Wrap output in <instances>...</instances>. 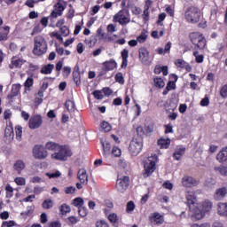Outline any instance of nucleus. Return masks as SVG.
<instances>
[{
    "mask_svg": "<svg viewBox=\"0 0 227 227\" xmlns=\"http://www.w3.org/2000/svg\"><path fill=\"white\" fill-rule=\"evenodd\" d=\"M34 50L35 56H43L47 52V42L42 35H37L34 38Z\"/></svg>",
    "mask_w": 227,
    "mask_h": 227,
    "instance_id": "nucleus-1",
    "label": "nucleus"
},
{
    "mask_svg": "<svg viewBox=\"0 0 227 227\" xmlns=\"http://www.w3.org/2000/svg\"><path fill=\"white\" fill-rule=\"evenodd\" d=\"M201 17V11L198 7H188L184 12V18L191 24H198Z\"/></svg>",
    "mask_w": 227,
    "mask_h": 227,
    "instance_id": "nucleus-2",
    "label": "nucleus"
},
{
    "mask_svg": "<svg viewBox=\"0 0 227 227\" xmlns=\"http://www.w3.org/2000/svg\"><path fill=\"white\" fill-rule=\"evenodd\" d=\"M68 157H72V150L67 145H59L55 153L51 154V159L55 160H67Z\"/></svg>",
    "mask_w": 227,
    "mask_h": 227,
    "instance_id": "nucleus-3",
    "label": "nucleus"
},
{
    "mask_svg": "<svg viewBox=\"0 0 227 227\" xmlns=\"http://www.w3.org/2000/svg\"><path fill=\"white\" fill-rule=\"evenodd\" d=\"M190 40L192 43L197 47V49H200V51H203L207 45V40L200 32H193L190 34Z\"/></svg>",
    "mask_w": 227,
    "mask_h": 227,
    "instance_id": "nucleus-4",
    "label": "nucleus"
},
{
    "mask_svg": "<svg viewBox=\"0 0 227 227\" xmlns=\"http://www.w3.org/2000/svg\"><path fill=\"white\" fill-rule=\"evenodd\" d=\"M143 150V137H133L129 143V151L133 157L139 155Z\"/></svg>",
    "mask_w": 227,
    "mask_h": 227,
    "instance_id": "nucleus-5",
    "label": "nucleus"
},
{
    "mask_svg": "<svg viewBox=\"0 0 227 227\" xmlns=\"http://www.w3.org/2000/svg\"><path fill=\"white\" fill-rule=\"evenodd\" d=\"M130 182V178L127 176H120L118 175V179L116 181L115 187L119 192H124L129 188V184Z\"/></svg>",
    "mask_w": 227,
    "mask_h": 227,
    "instance_id": "nucleus-6",
    "label": "nucleus"
},
{
    "mask_svg": "<svg viewBox=\"0 0 227 227\" xmlns=\"http://www.w3.org/2000/svg\"><path fill=\"white\" fill-rule=\"evenodd\" d=\"M49 153L45 147L42 145H36L33 148V156L35 159H38V160H43V159H47Z\"/></svg>",
    "mask_w": 227,
    "mask_h": 227,
    "instance_id": "nucleus-7",
    "label": "nucleus"
},
{
    "mask_svg": "<svg viewBox=\"0 0 227 227\" xmlns=\"http://www.w3.org/2000/svg\"><path fill=\"white\" fill-rule=\"evenodd\" d=\"M139 59L143 65H150V51L146 48H140L138 50Z\"/></svg>",
    "mask_w": 227,
    "mask_h": 227,
    "instance_id": "nucleus-8",
    "label": "nucleus"
},
{
    "mask_svg": "<svg viewBox=\"0 0 227 227\" xmlns=\"http://www.w3.org/2000/svg\"><path fill=\"white\" fill-rule=\"evenodd\" d=\"M145 172H144V177L147 178V176H150L153 171H155V161L148 160L146 163L144 165Z\"/></svg>",
    "mask_w": 227,
    "mask_h": 227,
    "instance_id": "nucleus-9",
    "label": "nucleus"
},
{
    "mask_svg": "<svg viewBox=\"0 0 227 227\" xmlns=\"http://www.w3.org/2000/svg\"><path fill=\"white\" fill-rule=\"evenodd\" d=\"M114 20L115 22H119V24L121 26H125V24H129V22H130V19L125 16V12L123 11H120L117 14H115Z\"/></svg>",
    "mask_w": 227,
    "mask_h": 227,
    "instance_id": "nucleus-10",
    "label": "nucleus"
},
{
    "mask_svg": "<svg viewBox=\"0 0 227 227\" xmlns=\"http://www.w3.org/2000/svg\"><path fill=\"white\" fill-rule=\"evenodd\" d=\"M29 129H40L42 127V116L34 115L29 120Z\"/></svg>",
    "mask_w": 227,
    "mask_h": 227,
    "instance_id": "nucleus-11",
    "label": "nucleus"
},
{
    "mask_svg": "<svg viewBox=\"0 0 227 227\" xmlns=\"http://www.w3.org/2000/svg\"><path fill=\"white\" fill-rule=\"evenodd\" d=\"M182 184L184 187H196L198 181L192 176H185L182 178Z\"/></svg>",
    "mask_w": 227,
    "mask_h": 227,
    "instance_id": "nucleus-12",
    "label": "nucleus"
},
{
    "mask_svg": "<svg viewBox=\"0 0 227 227\" xmlns=\"http://www.w3.org/2000/svg\"><path fill=\"white\" fill-rule=\"evenodd\" d=\"M77 178L82 185H88V172H86V169L80 168L77 173Z\"/></svg>",
    "mask_w": 227,
    "mask_h": 227,
    "instance_id": "nucleus-13",
    "label": "nucleus"
},
{
    "mask_svg": "<svg viewBox=\"0 0 227 227\" xmlns=\"http://www.w3.org/2000/svg\"><path fill=\"white\" fill-rule=\"evenodd\" d=\"M226 194H227L226 187L218 188L215 190V192L214 194V199L216 200V201H221V200H223V198L226 197Z\"/></svg>",
    "mask_w": 227,
    "mask_h": 227,
    "instance_id": "nucleus-14",
    "label": "nucleus"
},
{
    "mask_svg": "<svg viewBox=\"0 0 227 227\" xmlns=\"http://www.w3.org/2000/svg\"><path fill=\"white\" fill-rule=\"evenodd\" d=\"M186 200L188 201V207L192 208V207H194L196 204V193H194V192H188L186 193Z\"/></svg>",
    "mask_w": 227,
    "mask_h": 227,
    "instance_id": "nucleus-15",
    "label": "nucleus"
},
{
    "mask_svg": "<svg viewBox=\"0 0 227 227\" xmlns=\"http://www.w3.org/2000/svg\"><path fill=\"white\" fill-rule=\"evenodd\" d=\"M218 214L222 215V217H227V204L220 203L218 204Z\"/></svg>",
    "mask_w": 227,
    "mask_h": 227,
    "instance_id": "nucleus-16",
    "label": "nucleus"
},
{
    "mask_svg": "<svg viewBox=\"0 0 227 227\" xmlns=\"http://www.w3.org/2000/svg\"><path fill=\"white\" fill-rule=\"evenodd\" d=\"M20 91V84H14L12 85L11 94H9L7 98H13L14 97H17V95H19Z\"/></svg>",
    "mask_w": 227,
    "mask_h": 227,
    "instance_id": "nucleus-17",
    "label": "nucleus"
},
{
    "mask_svg": "<svg viewBox=\"0 0 227 227\" xmlns=\"http://www.w3.org/2000/svg\"><path fill=\"white\" fill-rule=\"evenodd\" d=\"M4 136L8 137V139H13L15 134L13 133V126H12V124L5 128Z\"/></svg>",
    "mask_w": 227,
    "mask_h": 227,
    "instance_id": "nucleus-18",
    "label": "nucleus"
},
{
    "mask_svg": "<svg viewBox=\"0 0 227 227\" xmlns=\"http://www.w3.org/2000/svg\"><path fill=\"white\" fill-rule=\"evenodd\" d=\"M184 153H185V147H177L173 155L176 160H180V158Z\"/></svg>",
    "mask_w": 227,
    "mask_h": 227,
    "instance_id": "nucleus-19",
    "label": "nucleus"
},
{
    "mask_svg": "<svg viewBox=\"0 0 227 227\" xmlns=\"http://www.w3.org/2000/svg\"><path fill=\"white\" fill-rule=\"evenodd\" d=\"M101 145L103 146V152H104V157H107L111 154V144L109 142L104 143L101 142Z\"/></svg>",
    "mask_w": 227,
    "mask_h": 227,
    "instance_id": "nucleus-20",
    "label": "nucleus"
},
{
    "mask_svg": "<svg viewBox=\"0 0 227 227\" xmlns=\"http://www.w3.org/2000/svg\"><path fill=\"white\" fill-rule=\"evenodd\" d=\"M73 80L76 86L81 84V73H79V67H76V71L73 72Z\"/></svg>",
    "mask_w": 227,
    "mask_h": 227,
    "instance_id": "nucleus-21",
    "label": "nucleus"
},
{
    "mask_svg": "<svg viewBox=\"0 0 227 227\" xmlns=\"http://www.w3.org/2000/svg\"><path fill=\"white\" fill-rule=\"evenodd\" d=\"M24 168H26V165L24 164V161L20 160H18L13 165V168L17 173H20Z\"/></svg>",
    "mask_w": 227,
    "mask_h": 227,
    "instance_id": "nucleus-22",
    "label": "nucleus"
},
{
    "mask_svg": "<svg viewBox=\"0 0 227 227\" xmlns=\"http://www.w3.org/2000/svg\"><path fill=\"white\" fill-rule=\"evenodd\" d=\"M170 144L171 140L169 138H160L158 140V145L160 146V148H168Z\"/></svg>",
    "mask_w": 227,
    "mask_h": 227,
    "instance_id": "nucleus-23",
    "label": "nucleus"
},
{
    "mask_svg": "<svg viewBox=\"0 0 227 227\" xmlns=\"http://www.w3.org/2000/svg\"><path fill=\"white\" fill-rule=\"evenodd\" d=\"M52 70H54V65L48 64L41 69V74H52Z\"/></svg>",
    "mask_w": 227,
    "mask_h": 227,
    "instance_id": "nucleus-24",
    "label": "nucleus"
},
{
    "mask_svg": "<svg viewBox=\"0 0 227 227\" xmlns=\"http://www.w3.org/2000/svg\"><path fill=\"white\" fill-rule=\"evenodd\" d=\"M216 160H218V162H226L227 153H225L224 151H223V149L216 155Z\"/></svg>",
    "mask_w": 227,
    "mask_h": 227,
    "instance_id": "nucleus-25",
    "label": "nucleus"
},
{
    "mask_svg": "<svg viewBox=\"0 0 227 227\" xmlns=\"http://www.w3.org/2000/svg\"><path fill=\"white\" fill-rule=\"evenodd\" d=\"M65 106L69 113H74V111H75V103L74 101L67 100Z\"/></svg>",
    "mask_w": 227,
    "mask_h": 227,
    "instance_id": "nucleus-26",
    "label": "nucleus"
},
{
    "mask_svg": "<svg viewBox=\"0 0 227 227\" xmlns=\"http://www.w3.org/2000/svg\"><path fill=\"white\" fill-rule=\"evenodd\" d=\"M104 67L106 71L114 70V68L116 67V62L114 60H110L109 62H105Z\"/></svg>",
    "mask_w": 227,
    "mask_h": 227,
    "instance_id": "nucleus-27",
    "label": "nucleus"
},
{
    "mask_svg": "<svg viewBox=\"0 0 227 227\" xmlns=\"http://www.w3.org/2000/svg\"><path fill=\"white\" fill-rule=\"evenodd\" d=\"M202 208L204 212H210V210H212V201L205 200L202 203Z\"/></svg>",
    "mask_w": 227,
    "mask_h": 227,
    "instance_id": "nucleus-28",
    "label": "nucleus"
},
{
    "mask_svg": "<svg viewBox=\"0 0 227 227\" xmlns=\"http://www.w3.org/2000/svg\"><path fill=\"white\" fill-rule=\"evenodd\" d=\"M73 205H74V207H78V208H81L84 205V200H82L81 197L75 198L73 200Z\"/></svg>",
    "mask_w": 227,
    "mask_h": 227,
    "instance_id": "nucleus-29",
    "label": "nucleus"
},
{
    "mask_svg": "<svg viewBox=\"0 0 227 227\" xmlns=\"http://www.w3.org/2000/svg\"><path fill=\"white\" fill-rule=\"evenodd\" d=\"M59 146V145L54 143V142H48L45 145L46 150H51L56 152L57 148Z\"/></svg>",
    "mask_w": 227,
    "mask_h": 227,
    "instance_id": "nucleus-30",
    "label": "nucleus"
},
{
    "mask_svg": "<svg viewBox=\"0 0 227 227\" xmlns=\"http://www.w3.org/2000/svg\"><path fill=\"white\" fill-rule=\"evenodd\" d=\"M43 208H45L46 210H49V208H52L54 207V203L51 200H45L43 204Z\"/></svg>",
    "mask_w": 227,
    "mask_h": 227,
    "instance_id": "nucleus-31",
    "label": "nucleus"
},
{
    "mask_svg": "<svg viewBox=\"0 0 227 227\" xmlns=\"http://www.w3.org/2000/svg\"><path fill=\"white\" fill-rule=\"evenodd\" d=\"M101 129L105 131V132H110V130L113 129V127L111 126V124H109V122L104 121L101 125H100Z\"/></svg>",
    "mask_w": 227,
    "mask_h": 227,
    "instance_id": "nucleus-32",
    "label": "nucleus"
},
{
    "mask_svg": "<svg viewBox=\"0 0 227 227\" xmlns=\"http://www.w3.org/2000/svg\"><path fill=\"white\" fill-rule=\"evenodd\" d=\"M59 210L61 214H68L72 209L70 208V206L67 204H62L59 207Z\"/></svg>",
    "mask_w": 227,
    "mask_h": 227,
    "instance_id": "nucleus-33",
    "label": "nucleus"
},
{
    "mask_svg": "<svg viewBox=\"0 0 227 227\" xmlns=\"http://www.w3.org/2000/svg\"><path fill=\"white\" fill-rule=\"evenodd\" d=\"M154 84L157 88H164L166 83L162 78H154Z\"/></svg>",
    "mask_w": 227,
    "mask_h": 227,
    "instance_id": "nucleus-34",
    "label": "nucleus"
},
{
    "mask_svg": "<svg viewBox=\"0 0 227 227\" xmlns=\"http://www.w3.org/2000/svg\"><path fill=\"white\" fill-rule=\"evenodd\" d=\"M194 217L197 219V221H200V219H203V215H205V213L200 209H195L194 211Z\"/></svg>",
    "mask_w": 227,
    "mask_h": 227,
    "instance_id": "nucleus-35",
    "label": "nucleus"
},
{
    "mask_svg": "<svg viewBox=\"0 0 227 227\" xmlns=\"http://www.w3.org/2000/svg\"><path fill=\"white\" fill-rule=\"evenodd\" d=\"M15 132H16V139H18V141H20V139H22V127L17 126L15 128Z\"/></svg>",
    "mask_w": 227,
    "mask_h": 227,
    "instance_id": "nucleus-36",
    "label": "nucleus"
},
{
    "mask_svg": "<svg viewBox=\"0 0 227 227\" xmlns=\"http://www.w3.org/2000/svg\"><path fill=\"white\" fill-rule=\"evenodd\" d=\"M193 56L195 57L196 63H203V59L205 58L203 55H200L198 51H194Z\"/></svg>",
    "mask_w": 227,
    "mask_h": 227,
    "instance_id": "nucleus-37",
    "label": "nucleus"
},
{
    "mask_svg": "<svg viewBox=\"0 0 227 227\" xmlns=\"http://www.w3.org/2000/svg\"><path fill=\"white\" fill-rule=\"evenodd\" d=\"M153 221L156 223V224H162V215H160L159 213H154Z\"/></svg>",
    "mask_w": 227,
    "mask_h": 227,
    "instance_id": "nucleus-38",
    "label": "nucleus"
},
{
    "mask_svg": "<svg viewBox=\"0 0 227 227\" xmlns=\"http://www.w3.org/2000/svg\"><path fill=\"white\" fill-rule=\"evenodd\" d=\"M55 10L58 12L59 16L60 17V15L63 13V11L65 10V6H63L61 3H58L55 5Z\"/></svg>",
    "mask_w": 227,
    "mask_h": 227,
    "instance_id": "nucleus-39",
    "label": "nucleus"
},
{
    "mask_svg": "<svg viewBox=\"0 0 227 227\" xmlns=\"http://www.w3.org/2000/svg\"><path fill=\"white\" fill-rule=\"evenodd\" d=\"M145 132L146 134H152V132H153V122L151 121V122H147L145 124Z\"/></svg>",
    "mask_w": 227,
    "mask_h": 227,
    "instance_id": "nucleus-40",
    "label": "nucleus"
},
{
    "mask_svg": "<svg viewBox=\"0 0 227 227\" xmlns=\"http://www.w3.org/2000/svg\"><path fill=\"white\" fill-rule=\"evenodd\" d=\"M175 64L176 65V67L178 68H185V67H187V62H185L183 59H177L176 60Z\"/></svg>",
    "mask_w": 227,
    "mask_h": 227,
    "instance_id": "nucleus-41",
    "label": "nucleus"
},
{
    "mask_svg": "<svg viewBox=\"0 0 227 227\" xmlns=\"http://www.w3.org/2000/svg\"><path fill=\"white\" fill-rule=\"evenodd\" d=\"M146 38H148L146 33L142 32L140 35L137 38V42H139V43H144V42H146Z\"/></svg>",
    "mask_w": 227,
    "mask_h": 227,
    "instance_id": "nucleus-42",
    "label": "nucleus"
},
{
    "mask_svg": "<svg viewBox=\"0 0 227 227\" xmlns=\"http://www.w3.org/2000/svg\"><path fill=\"white\" fill-rule=\"evenodd\" d=\"M46 176H49V178H59V176H61V172H59V170H57L53 173H46Z\"/></svg>",
    "mask_w": 227,
    "mask_h": 227,
    "instance_id": "nucleus-43",
    "label": "nucleus"
},
{
    "mask_svg": "<svg viewBox=\"0 0 227 227\" xmlns=\"http://www.w3.org/2000/svg\"><path fill=\"white\" fill-rule=\"evenodd\" d=\"M137 137H142L143 139V136H145V134H146V132L145 131V129L142 126H138L137 128Z\"/></svg>",
    "mask_w": 227,
    "mask_h": 227,
    "instance_id": "nucleus-44",
    "label": "nucleus"
},
{
    "mask_svg": "<svg viewBox=\"0 0 227 227\" xmlns=\"http://www.w3.org/2000/svg\"><path fill=\"white\" fill-rule=\"evenodd\" d=\"M60 32L62 36H68L70 35V29L67 26L60 27Z\"/></svg>",
    "mask_w": 227,
    "mask_h": 227,
    "instance_id": "nucleus-45",
    "label": "nucleus"
},
{
    "mask_svg": "<svg viewBox=\"0 0 227 227\" xmlns=\"http://www.w3.org/2000/svg\"><path fill=\"white\" fill-rule=\"evenodd\" d=\"M215 185V179L214 178H208L205 182V186L206 187H214Z\"/></svg>",
    "mask_w": 227,
    "mask_h": 227,
    "instance_id": "nucleus-46",
    "label": "nucleus"
},
{
    "mask_svg": "<svg viewBox=\"0 0 227 227\" xmlns=\"http://www.w3.org/2000/svg\"><path fill=\"white\" fill-rule=\"evenodd\" d=\"M115 81H116V82H119L120 84H123L125 82V80L123 79V74L121 73H118L115 75Z\"/></svg>",
    "mask_w": 227,
    "mask_h": 227,
    "instance_id": "nucleus-47",
    "label": "nucleus"
},
{
    "mask_svg": "<svg viewBox=\"0 0 227 227\" xmlns=\"http://www.w3.org/2000/svg\"><path fill=\"white\" fill-rule=\"evenodd\" d=\"M14 182L17 185H26V179L24 177H16Z\"/></svg>",
    "mask_w": 227,
    "mask_h": 227,
    "instance_id": "nucleus-48",
    "label": "nucleus"
},
{
    "mask_svg": "<svg viewBox=\"0 0 227 227\" xmlns=\"http://www.w3.org/2000/svg\"><path fill=\"white\" fill-rule=\"evenodd\" d=\"M108 220L110 221V223H118V215L114 213L110 214L108 215Z\"/></svg>",
    "mask_w": 227,
    "mask_h": 227,
    "instance_id": "nucleus-49",
    "label": "nucleus"
},
{
    "mask_svg": "<svg viewBox=\"0 0 227 227\" xmlns=\"http://www.w3.org/2000/svg\"><path fill=\"white\" fill-rule=\"evenodd\" d=\"M78 213L81 217H86V215H88V209L84 207H79Z\"/></svg>",
    "mask_w": 227,
    "mask_h": 227,
    "instance_id": "nucleus-50",
    "label": "nucleus"
},
{
    "mask_svg": "<svg viewBox=\"0 0 227 227\" xmlns=\"http://www.w3.org/2000/svg\"><path fill=\"white\" fill-rule=\"evenodd\" d=\"M220 95L223 98H227V84L223 85L220 90Z\"/></svg>",
    "mask_w": 227,
    "mask_h": 227,
    "instance_id": "nucleus-51",
    "label": "nucleus"
},
{
    "mask_svg": "<svg viewBox=\"0 0 227 227\" xmlns=\"http://www.w3.org/2000/svg\"><path fill=\"white\" fill-rule=\"evenodd\" d=\"M112 153H113V155H114V157H120L121 155V150H120V148L114 146V147H113Z\"/></svg>",
    "mask_w": 227,
    "mask_h": 227,
    "instance_id": "nucleus-52",
    "label": "nucleus"
},
{
    "mask_svg": "<svg viewBox=\"0 0 227 227\" xmlns=\"http://www.w3.org/2000/svg\"><path fill=\"white\" fill-rule=\"evenodd\" d=\"M93 95L97 98V100H102L104 98V95L102 94V91H100V90H95L93 92Z\"/></svg>",
    "mask_w": 227,
    "mask_h": 227,
    "instance_id": "nucleus-53",
    "label": "nucleus"
},
{
    "mask_svg": "<svg viewBox=\"0 0 227 227\" xmlns=\"http://www.w3.org/2000/svg\"><path fill=\"white\" fill-rule=\"evenodd\" d=\"M136 208L134 201H129L127 203V212H132Z\"/></svg>",
    "mask_w": 227,
    "mask_h": 227,
    "instance_id": "nucleus-54",
    "label": "nucleus"
},
{
    "mask_svg": "<svg viewBox=\"0 0 227 227\" xmlns=\"http://www.w3.org/2000/svg\"><path fill=\"white\" fill-rule=\"evenodd\" d=\"M97 35L99 37L100 40L106 38V33H104V29L102 27H99L97 31Z\"/></svg>",
    "mask_w": 227,
    "mask_h": 227,
    "instance_id": "nucleus-55",
    "label": "nucleus"
},
{
    "mask_svg": "<svg viewBox=\"0 0 227 227\" xmlns=\"http://www.w3.org/2000/svg\"><path fill=\"white\" fill-rule=\"evenodd\" d=\"M76 189L74 186H69L65 189L66 194H74L75 192Z\"/></svg>",
    "mask_w": 227,
    "mask_h": 227,
    "instance_id": "nucleus-56",
    "label": "nucleus"
},
{
    "mask_svg": "<svg viewBox=\"0 0 227 227\" xmlns=\"http://www.w3.org/2000/svg\"><path fill=\"white\" fill-rule=\"evenodd\" d=\"M96 227H109V224L106 221H98L96 223Z\"/></svg>",
    "mask_w": 227,
    "mask_h": 227,
    "instance_id": "nucleus-57",
    "label": "nucleus"
},
{
    "mask_svg": "<svg viewBox=\"0 0 227 227\" xmlns=\"http://www.w3.org/2000/svg\"><path fill=\"white\" fill-rule=\"evenodd\" d=\"M12 226H15L14 221L3 222L2 223V227H12Z\"/></svg>",
    "mask_w": 227,
    "mask_h": 227,
    "instance_id": "nucleus-58",
    "label": "nucleus"
},
{
    "mask_svg": "<svg viewBox=\"0 0 227 227\" xmlns=\"http://www.w3.org/2000/svg\"><path fill=\"white\" fill-rule=\"evenodd\" d=\"M77 52L78 54H82V52H84V45L82 44V43H79L77 44Z\"/></svg>",
    "mask_w": 227,
    "mask_h": 227,
    "instance_id": "nucleus-59",
    "label": "nucleus"
},
{
    "mask_svg": "<svg viewBox=\"0 0 227 227\" xmlns=\"http://www.w3.org/2000/svg\"><path fill=\"white\" fill-rule=\"evenodd\" d=\"M12 67H15L16 68H18L19 67H22V60L20 59H17V60H12Z\"/></svg>",
    "mask_w": 227,
    "mask_h": 227,
    "instance_id": "nucleus-60",
    "label": "nucleus"
},
{
    "mask_svg": "<svg viewBox=\"0 0 227 227\" xmlns=\"http://www.w3.org/2000/svg\"><path fill=\"white\" fill-rule=\"evenodd\" d=\"M24 85H25V88H31V86H33V79L32 78L27 79Z\"/></svg>",
    "mask_w": 227,
    "mask_h": 227,
    "instance_id": "nucleus-61",
    "label": "nucleus"
},
{
    "mask_svg": "<svg viewBox=\"0 0 227 227\" xmlns=\"http://www.w3.org/2000/svg\"><path fill=\"white\" fill-rule=\"evenodd\" d=\"M208 104H210V100L208 99V98H204L200 101V106H208Z\"/></svg>",
    "mask_w": 227,
    "mask_h": 227,
    "instance_id": "nucleus-62",
    "label": "nucleus"
},
{
    "mask_svg": "<svg viewBox=\"0 0 227 227\" xmlns=\"http://www.w3.org/2000/svg\"><path fill=\"white\" fill-rule=\"evenodd\" d=\"M164 19H166V13L162 12L158 17L157 24H160V22H162L164 20Z\"/></svg>",
    "mask_w": 227,
    "mask_h": 227,
    "instance_id": "nucleus-63",
    "label": "nucleus"
},
{
    "mask_svg": "<svg viewBox=\"0 0 227 227\" xmlns=\"http://www.w3.org/2000/svg\"><path fill=\"white\" fill-rule=\"evenodd\" d=\"M107 31L108 33H114V31H116V27L113 24H109L107 26Z\"/></svg>",
    "mask_w": 227,
    "mask_h": 227,
    "instance_id": "nucleus-64",
    "label": "nucleus"
}]
</instances>
